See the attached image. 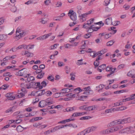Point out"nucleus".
Segmentation results:
<instances>
[{
  "label": "nucleus",
  "instance_id": "obj_1",
  "mask_svg": "<svg viewBox=\"0 0 135 135\" xmlns=\"http://www.w3.org/2000/svg\"><path fill=\"white\" fill-rule=\"evenodd\" d=\"M24 84L22 83L21 84V86L22 87L23 89H21V91H23V90H25V88L29 89L31 88H38L39 89H42L43 87H45L47 85V83L45 81H43L40 84V82L36 83L34 82H32L29 83L28 85H26V86L23 87Z\"/></svg>",
  "mask_w": 135,
  "mask_h": 135
},
{
  "label": "nucleus",
  "instance_id": "obj_2",
  "mask_svg": "<svg viewBox=\"0 0 135 135\" xmlns=\"http://www.w3.org/2000/svg\"><path fill=\"white\" fill-rule=\"evenodd\" d=\"M16 35L14 37V39L17 40L25 36L27 33V31L23 30L20 27L17 28L16 31Z\"/></svg>",
  "mask_w": 135,
  "mask_h": 135
},
{
  "label": "nucleus",
  "instance_id": "obj_3",
  "mask_svg": "<svg viewBox=\"0 0 135 135\" xmlns=\"http://www.w3.org/2000/svg\"><path fill=\"white\" fill-rule=\"evenodd\" d=\"M123 128L119 130V133L129 134L133 133L135 132V129L134 127L130 126Z\"/></svg>",
  "mask_w": 135,
  "mask_h": 135
},
{
  "label": "nucleus",
  "instance_id": "obj_4",
  "mask_svg": "<svg viewBox=\"0 0 135 135\" xmlns=\"http://www.w3.org/2000/svg\"><path fill=\"white\" fill-rule=\"evenodd\" d=\"M108 127L109 128V127ZM109 127L106 129L108 134H109L117 131L119 132V130H120L123 128V126L121 125H118L110 127Z\"/></svg>",
  "mask_w": 135,
  "mask_h": 135
},
{
  "label": "nucleus",
  "instance_id": "obj_5",
  "mask_svg": "<svg viewBox=\"0 0 135 135\" xmlns=\"http://www.w3.org/2000/svg\"><path fill=\"white\" fill-rule=\"evenodd\" d=\"M127 123V121H126L125 118L111 122L107 125V127H110L116 125H119V124H123Z\"/></svg>",
  "mask_w": 135,
  "mask_h": 135
},
{
  "label": "nucleus",
  "instance_id": "obj_6",
  "mask_svg": "<svg viewBox=\"0 0 135 135\" xmlns=\"http://www.w3.org/2000/svg\"><path fill=\"white\" fill-rule=\"evenodd\" d=\"M28 70L26 68H24L16 72V75L19 76H24L27 77L29 76Z\"/></svg>",
  "mask_w": 135,
  "mask_h": 135
},
{
  "label": "nucleus",
  "instance_id": "obj_7",
  "mask_svg": "<svg viewBox=\"0 0 135 135\" xmlns=\"http://www.w3.org/2000/svg\"><path fill=\"white\" fill-rule=\"evenodd\" d=\"M92 12V11L91 10L87 12L86 13L81 14L80 15L79 17L81 20V21L82 20V22L85 21L86 20V18L88 17V15L91 14Z\"/></svg>",
  "mask_w": 135,
  "mask_h": 135
},
{
  "label": "nucleus",
  "instance_id": "obj_8",
  "mask_svg": "<svg viewBox=\"0 0 135 135\" xmlns=\"http://www.w3.org/2000/svg\"><path fill=\"white\" fill-rule=\"evenodd\" d=\"M68 16H70L71 20L73 21H75L76 19V13L72 10H69L68 13Z\"/></svg>",
  "mask_w": 135,
  "mask_h": 135
},
{
  "label": "nucleus",
  "instance_id": "obj_9",
  "mask_svg": "<svg viewBox=\"0 0 135 135\" xmlns=\"http://www.w3.org/2000/svg\"><path fill=\"white\" fill-rule=\"evenodd\" d=\"M116 69V68H112L111 66H107L106 68V70L107 72H109V74L107 75L108 77L110 75L114 73Z\"/></svg>",
  "mask_w": 135,
  "mask_h": 135
},
{
  "label": "nucleus",
  "instance_id": "obj_10",
  "mask_svg": "<svg viewBox=\"0 0 135 135\" xmlns=\"http://www.w3.org/2000/svg\"><path fill=\"white\" fill-rule=\"evenodd\" d=\"M100 28V27H96L94 25H92L90 26L89 30L88 31L90 33H91L94 31H96Z\"/></svg>",
  "mask_w": 135,
  "mask_h": 135
},
{
  "label": "nucleus",
  "instance_id": "obj_11",
  "mask_svg": "<svg viewBox=\"0 0 135 135\" xmlns=\"http://www.w3.org/2000/svg\"><path fill=\"white\" fill-rule=\"evenodd\" d=\"M45 100L47 106L54 104L55 103L53 98L51 97L46 99Z\"/></svg>",
  "mask_w": 135,
  "mask_h": 135
},
{
  "label": "nucleus",
  "instance_id": "obj_12",
  "mask_svg": "<svg viewBox=\"0 0 135 135\" xmlns=\"http://www.w3.org/2000/svg\"><path fill=\"white\" fill-rule=\"evenodd\" d=\"M76 90H79V92H80L82 91H88L89 90H91L90 87L89 86H88L87 87H85L83 88L82 89H81L80 87H78L76 88V89H75Z\"/></svg>",
  "mask_w": 135,
  "mask_h": 135
},
{
  "label": "nucleus",
  "instance_id": "obj_13",
  "mask_svg": "<svg viewBox=\"0 0 135 135\" xmlns=\"http://www.w3.org/2000/svg\"><path fill=\"white\" fill-rule=\"evenodd\" d=\"M97 128V127L96 126H92L89 127L86 129V130L87 133H88L90 132L95 131Z\"/></svg>",
  "mask_w": 135,
  "mask_h": 135
},
{
  "label": "nucleus",
  "instance_id": "obj_14",
  "mask_svg": "<svg viewBox=\"0 0 135 135\" xmlns=\"http://www.w3.org/2000/svg\"><path fill=\"white\" fill-rule=\"evenodd\" d=\"M134 99H135V94L131 95L129 97L123 99L122 101L123 102H126L131 100Z\"/></svg>",
  "mask_w": 135,
  "mask_h": 135
},
{
  "label": "nucleus",
  "instance_id": "obj_15",
  "mask_svg": "<svg viewBox=\"0 0 135 135\" xmlns=\"http://www.w3.org/2000/svg\"><path fill=\"white\" fill-rule=\"evenodd\" d=\"M6 96L8 98V99L11 100H13L15 98V96L13 95L12 93H8L6 95Z\"/></svg>",
  "mask_w": 135,
  "mask_h": 135
},
{
  "label": "nucleus",
  "instance_id": "obj_16",
  "mask_svg": "<svg viewBox=\"0 0 135 135\" xmlns=\"http://www.w3.org/2000/svg\"><path fill=\"white\" fill-rule=\"evenodd\" d=\"M73 90L72 89H69L67 88H65L62 89L61 90V94L62 93H69L70 91H72Z\"/></svg>",
  "mask_w": 135,
  "mask_h": 135
},
{
  "label": "nucleus",
  "instance_id": "obj_17",
  "mask_svg": "<svg viewBox=\"0 0 135 135\" xmlns=\"http://www.w3.org/2000/svg\"><path fill=\"white\" fill-rule=\"evenodd\" d=\"M106 67V65L105 64H103L99 66L98 69L97 70L100 72H101Z\"/></svg>",
  "mask_w": 135,
  "mask_h": 135
},
{
  "label": "nucleus",
  "instance_id": "obj_18",
  "mask_svg": "<svg viewBox=\"0 0 135 135\" xmlns=\"http://www.w3.org/2000/svg\"><path fill=\"white\" fill-rule=\"evenodd\" d=\"M10 60V56H8L5 57L3 59V61H4L1 64V66L6 65V62L8 60Z\"/></svg>",
  "mask_w": 135,
  "mask_h": 135
},
{
  "label": "nucleus",
  "instance_id": "obj_19",
  "mask_svg": "<svg viewBox=\"0 0 135 135\" xmlns=\"http://www.w3.org/2000/svg\"><path fill=\"white\" fill-rule=\"evenodd\" d=\"M47 106L45 100L41 101L39 104V106L40 107L42 108Z\"/></svg>",
  "mask_w": 135,
  "mask_h": 135
},
{
  "label": "nucleus",
  "instance_id": "obj_20",
  "mask_svg": "<svg viewBox=\"0 0 135 135\" xmlns=\"http://www.w3.org/2000/svg\"><path fill=\"white\" fill-rule=\"evenodd\" d=\"M52 34V33H50L47 34H45L42 36H41L42 40L48 38Z\"/></svg>",
  "mask_w": 135,
  "mask_h": 135
},
{
  "label": "nucleus",
  "instance_id": "obj_21",
  "mask_svg": "<svg viewBox=\"0 0 135 135\" xmlns=\"http://www.w3.org/2000/svg\"><path fill=\"white\" fill-rule=\"evenodd\" d=\"M115 27H112L109 28V30L111 31L110 33H111V35L114 34L116 32L117 30L115 29Z\"/></svg>",
  "mask_w": 135,
  "mask_h": 135
},
{
  "label": "nucleus",
  "instance_id": "obj_22",
  "mask_svg": "<svg viewBox=\"0 0 135 135\" xmlns=\"http://www.w3.org/2000/svg\"><path fill=\"white\" fill-rule=\"evenodd\" d=\"M77 108L76 106H73L71 107H68L66 109L67 111L71 112L73 111L76 110H77Z\"/></svg>",
  "mask_w": 135,
  "mask_h": 135
},
{
  "label": "nucleus",
  "instance_id": "obj_23",
  "mask_svg": "<svg viewBox=\"0 0 135 135\" xmlns=\"http://www.w3.org/2000/svg\"><path fill=\"white\" fill-rule=\"evenodd\" d=\"M112 18L111 17H108L105 20V23L107 25L112 24Z\"/></svg>",
  "mask_w": 135,
  "mask_h": 135
},
{
  "label": "nucleus",
  "instance_id": "obj_24",
  "mask_svg": "<svg viewBox=\"0 0 135 135\" xmlns=\"http://www.w3.org/2000/svg\"><path fill=\"white\" fill-rule=\"evenodd\" d=\"M7 37V35L1 34L0 35V40L4 41L6 40Z\"/></svg>",
  "mask_w": 135,
  "mask_h": 135
},
{
  "label": "nucleus",
  "instance_id": "obj_25",
  "mask_svg": "<svg viewBox=\"0 0 135 135\" xmlns=\"http://www.w3.org/2000/svg\"><path fill=\"white\" fill-rule=\"evenodd\" d=\"M107 49H104L98 52V55H102L107 52Z\"/></svg>",
  "mask_w": 135,
  "mask_h": 135
},
{
  "label": "nucleus",
  "instance_id": "obj_26",
  "mask_svg": "<svg viewBox=\"0 0 135 135\" xmlns=\"http://www.w3.org/2000/svg\"><path fill=\"white\" fill-rule=\"evenodd\" d=\"M36 93L37 96H39L44 94L45 93V91L44 90H42L36 91Z\"/></svg>",
  "mask_w": 135,
  "mask_h": 135
},
{
  "label": "nucleus",
  "instance_id": "obj_27",
  "mask_svg": "<svg viewBox=\"0 0 135 135\" xmlns=\"http://www.w3.org/2000/svg\"><path fill=\"white\" fill-rule=\"evenodd\" d=\"M76 94H73V93H70L67 94H66V97H68L69 98H70V99L71 98H75V96Z\"/></svg>",
  "mask_w": 135,
  "mask_h": 135
},
{
  "label": "nucleus",
  "instance_id": "obj_28",
  "mask_svg": "<svg viewBox=\"0 0 135 135\" xmlns=\"http://www.w3.org/2000/svg\"><path fill=\"white\" fill-rule=\"evenodd\" d=\"M19 90L18 91V94L17 95V97L18 98H20L22 97L25 95L24 93L22 92H21Z\"/></svg>",
  "mask_w": 135,
  "mask_h": 135
},
{
  "label": "nucleus",
  "instance_id": "obj_29",
  "mask_svg": "<svg viewBox=\"0 0 135 135\" xmlns=\"http://www.w3.org/2000/svg\"><path fill=\"white\" fill-rule=\"evenodd\" d=\"M109 99H107L104 97L100 98L96 100V101H108L109 100Z\"/></svg>",
  "mask_w": 135,
  "mask_h": 135
},
{
  "label": "nucleus",
  "instance_id": "obj_30",
  "mask_svg": "<svg viewBox=\"0 0 135 135\" xmlns=\"http://www.w3.org/2000/svg\"><path fill=\"white\" fill-rule=\"evenodd\" d=\"M76 88L74 89V90H73V92L74 94H76V95L75 96V98H78V97H79L80 95V92H79V90H75V89H76Z\"/></svg>",
  "mask_w": 135,
  "mask_h": 135
},
{
  "label": "nucleus",
  "instance_id": "obj_31",
  "mask_svg": "<svg viewBox=\"0 0 135 135\" xmlns=\"http://www.w3.org/2000/svg\"><path fill=\"white\" fill-rule=\"evenodd\" d=\"M111 94V92L110 91H106L102 94L101 95L102 96H107Z\"/></svg>",
  "mask_w": 135,
  "mask_h": 135
},
{
  "label": "nucleus",
  "instance_id": "obj_32",
  "mask_svg": "<svg viewBox=\"0 0 135 135\" xmlns=\"http://www.w3.org/2000/svg\"><path fill=\"white\" fill-rule=\"evenodd\" d=\"M90 56H92L94 58L98 55V52L95 53V52L93 51L90 53Z\"/></svg>",
  "mask_w": 135,
  "mask_h": 135
},
{
  "label": "nucleus",
  "instance_id": "obj_33",
  "mask_svg": "<svg viewBox=\"0 0 135 135\" xmlns=\"http://www.w3.org/2000/svg\"><path fill=\"white\" fill-rule=\"evenodd\" d=\"M104 87V85L103 84H100L96 87V90L99 92L100 90H102Z\"/></svg>",
  "mask_w": 135,
  "mask_h": 135
},
{
  "label": "nucleus",
  "instance_id": "obj_34",
  "mask_svg": "<svg viewBox=\"0 0 135 135\" xmlns=\"http://www.w3.org/2000/svg\"><path fill=\"white\" fill-rule=\"evenodd\" d=\"M93 93V91L92 90H89L88 91H85L83 93L84 94H85L87 95L89 94H92Z\"/></svg>",
  "mask_w": 135,
  "mask_h": 135
},
{
  "label": "nucleus",
  "instance_id": "obj_35",
  "mask_svg": "<svg viewBox=\"0 0 135 135\" xmlns=\"http://www.w3.org/2000/svg\"><path fill=\"white\" fill-rule=\"evenodd\" d=\"M86 129L78 133L76 135H85L87 134Z\"/></svg>",
  "mask_w": 135,
  "mask_h": 135
},
{
  "label": "nucleus",
  "instance_id": "obj_36",
  "mask_svg": "<svg viewBox=\"0 0 135 135\" xmlns=\"http://www.w3.org/2000/svg\"><path fill=\"white\" fill-rule=\"evenodd\" d=\"M23 127H22L21 126L19 125L16 128V130L18 132H21L23 130Z\"/></svg>",
  "mask_w": 135,
  "mask_h": 135
},
{
  "label": "nucleus",
  "instance_id": "obj_37",
  "mask_svg": "<svg viewBox=\"0 0 135 135\" xmlns=\"http://www.w3.org/2000/svg\"><path fill=\"white\" fill-rule=\"evenodd\" d=\"M90 25L87 22V23H85L83 25V28L88 29V30H89Z\"/></svg>",
  "mask_w": 135,
  "mask_h": 135
},
{
  "label": "nucleus",
  "instance_id": "obj_38",
  "mask_svg": "<svg viewBox=\"0 0 135 135\" xmlns=\"http://www.w3.org/2000/svg\"><path fill=\"white\" fill-rule=\"evenodd\" d=\"M87 97V96L82 95V96H81L80 97H79H79H78V98H76V99L78 100H83L85 98H86Z\"/></svg>",
  "mask_w": 135,
  "mask_h": 135
},
{
  "label": "nucleus",
  "instance_id": "obj_39",
  "mask_svg": "<svg viewBox=\"0 0 135 135\" xmlns=\"http://www.w3.org/2000/svg\"><path fill=\"white\" fill-rule=\"evenodd\" d=\"M95 105L90 106L87 107V110L92 111L94 110L95 108Z\"/></svg>",
  "mask_w": 135,
  "mask_h": 135
},
{
  "label": "nucleus",
  "instance_id": "obj_40",
  "mask_svg": "<svg viewBox=\"0 0 135 135\" xmlns=\"http://www.w3.org/2000/svg\"><path fill=\"white\" fill-rule=\"evenodd\" d=\"M44 74V72H41L38 74L37 76V78L38 79L42 78Z\"/></svg>",
  "mask_w": 135,
  "mask_h": 135
},
{
  "label": "nucleus",
  "instance_id": "obj_41",
  "mask_svg": "<svg viewBox=\"0 0 135 135\" xmlns=\"http://www.w3.org/2000/svg\"><path fill=\"white\" fill-rule=\"evenodd\" d=\"M45 18H41L39 20V22L43 24H45L47 22L46 20H45Z\"/></svg>",
  "mask_w": 135,
  "mask_h": 135
},
{
  "label": "nucleus",
  "instance_id": "obj_42",
  "mask_svg": "<svg viewBox=\"0 0 135 135\" xmlns=\"http://www.w3.org/2000/svg\"><path fill=\"white\" fill-rule=\"evenodd\" d=\"M13 107H11L8 109H7L5 111V112L6 113H12L13 112Z\"/></svg>",
  "mask_w": 135,
  "mask_h": 135
},
{
  "label": "nucleus",
  "instance_id": "obj_43",
  "mask_svg": "<svg viewBox=\"0 0 135 135\" xmlns=\"http://www.w3.org/2000/svg\"><path fill=\"white\" fill-rule=\"evenodd\" d=\"M112 36L111 33H105L104 35V37L105 39H107Z\"/></svg>",
  "mask_w": 135,
  "mask_h": 135
},
{
  "label": "nucleus",
  "instance_id": "obj_44",
  "mask_svg": "<svg viewBox=\"0 0 135 135\" xmlns=\"http://www.w3.org/2000/svg\"><path fill=\"white\" fill-rule=\"evenodd\" d=\"M91 118V117L90 116H86L81 117L80 119L81 120H85L90 119Z\"/></svg>",
  "mask_w": 135,
  "mask_h": 135
},
{
  "label": "nucleus",
  "instance_id": "obj_45",
  "mask_svg": "<svg viewBox=\"0 0 135 135\" xmlns=\"http://www.w3.org/2000/svg\"><path fill=\"white\" fill-rule=\"evenodd\" d=\"M27 78V81L29 82L34 80V78L33 76H31L29 77V76H28Z\"/></svg>",
  "mask_w": 135,
  "mask_h": 135
},
{
  "label": "nucleus",
  "instance_id": "obj_46",
  "mask_svg": "<svg viewBox=\"0 0 135 135\" xmlns=\"http://www.w3.org/2000/svg\"><path fill=\"white\" fill-rule=\"evenodd\" d=\"M16 10V7L14 6H12L11 8V11L13 12H15Z\"/></svg>",
  "mask_w": 135,
  "mask_h": 135
},
{
  "label": "nucleus",
  "instance_id": "obj_47",
  "mask_svg": "<svg viewBox=\"0 0 135 135\" xmlns=\"http://www.w3.org/2000/svg\"><path fill=\"white\" fill-rule=\"evenodd\" d=\"M42 119V118L41 117H37L33 118L31 119V121L34 120V121H37L40 120Z\"/></svg>",
  "mask_w": 135,
  "mask_h": 135
},
{
  "label": "nucleus",
  "instance_id": "obj_48",
  "mask_svg": "<svg viewBox=\"0 0 135 135\" xmlns=\"http://www.w3.org/2000/svg\"><path fill=\"white\" fill-rule=\"evenodd\" d=\"M120 23V22L119 21H116L112 22V24L114 26H117Z\"/></svg>",
  "mask_w": 135,
  "mask_h": 135
},
{
  "label": "nucleus",
  "instance_id": "obj_49",
  "mask_svg": "<svg viewBox=\"0 0 135 135\" xmlns=\"http://www.w3.org/2000/svg\"><path fill=\"white\" fill-rule=\"evenodd\" d=\"M114 42V41L113 40L107 42V45L108 46H111L113 45Z\"/></svg>",
  "mask_w": 135,
  "mask_h": 135
},
{
  "label": "nucleus",
  "instance_id": "obj_50",
  "mask_svg": "<svg viewBox=\"0 0 135 135\" xmlns=\"http://www.w3.org/2000/svg\"><path fill=\"white\" fill-rule=\"evenodd\" d=\"M83 60V59H81L80 60H78L77 62L76 63L77 65L79 66L83 65V64L82 62Z\"/></svg>",
  "mask_w": 135,
  "mask_h": 135
},
{
  "label": "nucleus",
  "instance_id": "obj_51",
  "mask_svg": "<svg viewBox=\"0 0 135 135\" xmlns=\"http://www.w3.org/2000/svg\"><path fill=\"white\" fill-rule=\"evenodd\" d=\"M70 75L71 76V80H74L75 78V74L74 73H72L70 74Z\"/></svg>",
  "mask_w": 135,
  "mask_h": 135
},
{
  "label": "nucleus",
  "instance_id": "obj_52",
  "mask_svg": "<svg viewBox=\"0 0 135 135\" xmlns=\"http://www.w3.org/2000/svg\"><path fill=\"white\" fill-rule=\"evenodd\" d=\"M33 55V54L32 53L29 52L28 51V52L27 53L26 56L28 57H32Z\"/></svg>",
  "mask_w": 135,
  "mask_h": 135
},
{
  "label": "nucleus",
  "instance_id": "obj_53",
  "mask_svg": "<svg viewBox=\"0 0 135 135\" xmlns=\"http://www.w3.org/2000/svg\"><path fill=\"white\" fill-rule=\"evenodd\" d=\"M80 112H75L73 113L72 116L73 117L80 116Z\"/></svg>",
  "mask_w": 135,
  "mask_h": 135
},
{
  "label": "nucleus",
  "instance_id": "obj_54",
  "mask_svg": "<svg viewBox=\"0 0 135 135\" xmlns=\"http://www.w3.org/2000/svg\"><path fill=\"white\" fill-rule=\"evenodd\" d=\"M67 126H69V127H72L73 128H75L77 127V126L75 124H67Z\"/></svg>",
  "mask_w": 135,
  "mask_h": 135
},
{
  "label": "nucleus",
  "instance_id": "obj_55",
  "mask_svg": "<svg viewBox=\"0 0 135 135\" xmlns=\"http://www.w3.org/2000/svg\"><path fill=\"white\" fill-rule=\"evenodd\" d=\"M34 46V45L29 44L27 45V50L33 49Z\"/></svg>",
  "mask_w": 135,
  "mask_h": 135
},
{
  "label": "nucleus",
  "instance_id": "obj_56",
  "mask_svg": "<svg viewBox=\"0 0 135 135\" xmlns=\"http://www.w3.org/2000/svg\"><path fill=\"white\" fill-rule=\"evenodd\" d=\"M57 7H61L62 5V3L61 2L58 1L57 2L56 4Z\"/></svg>",
  "mask_w": 135,
  "mask_h": 135
},
{
  "label": "nucleus",
  "instance_id": "obj_57",
  "mask_svg": "<svg viewBox=\"0 0 135 135\" xmlns=\"http://www.w3.org/2000/svg\"><path fill=\"white\" fill-rule=\"evenodd\" d=\"M46 95L47 96H50L52 94V92L49 90L47 91L45 93Z\"/></svg>",
  "mask_w": 135,
  "mask_h": 135
},
{
  "label": "nucleus",
  "instance_id": "obj_58",
  "mask_svg": "<svg viewBox=\"0 0 135 135\" xmlns=\"http://www.w3.org/2000/svg\"><path fill=\"white\" fill-rule=\"evenodd\" d=\"M116 109H118L117 110H122L126 109V107H120L117 108Z\"/></svg>",
  "mask_w": 135,
  "mask_h": 135
},
{
  "label": "nucleus",
  "instance_id": "obj_59",
  "mask_svg": "<svg viewBox=\"0 0 135 135\" xmlns=\"http://www.w3.org/2000/svg\"><path fill=\"white\" fill-rule=\"evenodd\" d=\"M59 44H55L53 46H51L50 47L51 49H54L56 48L57 46H59Z\"/></svg>",
  "mask_w": 135,
  "mask_h": 135
},
{
  "label": "nucleus",
  "instance_id": "obj_60",
  "mask_svg": "<svg viewBox=\"0 0 135 135\" xmlns=\"http://www.w3.org/2000/svg\"><path fill=\"white\" fill-rule=\"evenodd\" d=\"M125 65L124 64H121L119 65L117 67V69H121L124 68Z\"/></svg>",
  "mask_w": 135,
  "mask_h": 135
},
{
  "label": "nucleus",
  "instance_id": "obj_61",
  "mask_svg": "<svg viewBox=\"0 0 135 135\" xmlns=\"http://www.w3.org/2000/svg\"><path fill=\"white\" fill-rule=\"evenodd\" d=\"M61 92L59 93H56L55 94L54 97L56 98H58V97H59L60 96H61Z\"/></svg>",
  "mask_w": 135,
  "mask_h": 135
},
{
  "label": "nucleus",
  "instance_id": "obj_62",
  "mask_svg": "<svg viewBox=\"0 0 135 135\" xmlns=\"http://www.w3.org/2000/svg\"><path fill=\"white\" fill-rule=\"evenodd\" d=\"M110 0H106L104 1L105 5L107 6H108L110 3Z\"/></svg>",
  "mask_w": 135,
  "mask_h": 135
},
{
  "label": "nucleus",
  "instance_id": "obj_63",
  "mask_svg": "<svg viewBox=\"0 0 135 135\" xmlns=\"http://www.w3.org/2000/svg\"><path fill=\"white\" fill-rule=\"evenodd\" d=\"M47 79H48L51 81H54V77L52 76H50L47 77Z\"/></svg>",
  "mask_w": 135,
  "mask_h": 135
},
{
  "label": "nucleus",
  "instance_id": "obj_64",
  "mask_svg": "<svg viewBox=\"0 0 135 135\" xmlns=\"http://www.w3.org/2000/svg\"><path fill=\"white\" fill-rule=\"evenodd\" d=\"M51 0H46L44 2L45 4L46 5H49L51 3Z\"/></svg>",
  "mask_w": 135,
  "mask_h": 135
}]
</instances>
